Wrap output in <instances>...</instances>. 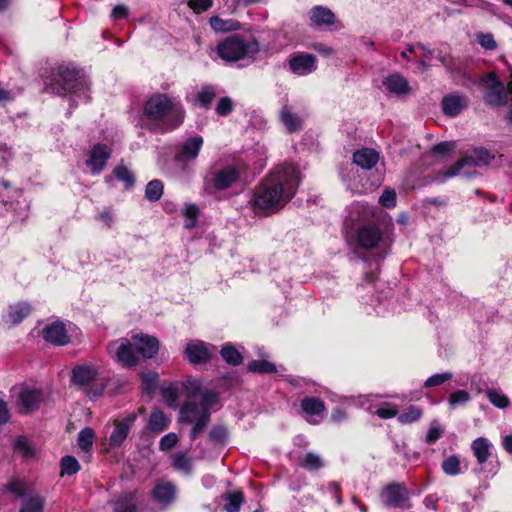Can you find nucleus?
<instances>
[{"mask_svg":"<svg viewBox=\"0 0 512 512\" xmlns=\"http://www.w3.org/2000/svg\"><path fill=\"white\" fill-rule=\"evenodd\" d=\"M300 184V172L291 163L275 167L254 188L252 210L259 216L279 212L295 196Z\"/></svg>","mask_w":512,"mask_h":512,"instance_id":"f257e3e1","label":"nucleus"},{"mask_svg":"<svg viewBox=\"0 0 512 512\" xmlns=\"http://www.w3.org/2000/svg\"><path fill=\"white\" fill-rule=\"evenodd\" d=\"M44 91L60 97L76 95L90 101V82L84 71L73 64H60L44 77Z\"/></svg>","mask_w":512,"mask_h":512,"instance_id":"f03ea898","label":"nucleus"},{"mask_svg":"<svg viewBox=\"0 0 512 512\" xmlns=\"http://www.w3.org/2000/svg\"><path fill=\"white\" fill-rule=\"evenodd\" d=\"M143 115L162 132L178 129L185 120L186 110L180 101H174L167 94L156 92L144 104Z\"/></svg>","mask_w":512,"mask_h":512,"instance_id":"7ed1b4c3","label":"nucleus"},{"mask_svg":"<svg viewBox=\"0 0 512 512\" xmlns=\"http://www.w3.org/2000/svg\"><path fill=\"white\" fill-rule=\"evenodd\" d=\"M71 382L83 389L89 399L95 400L104 393L108 381L97 365L81 363L73 367Z\"/></svg>","mask_w":512,"mask_h":512,"instance_id":"20e7f679","label":"nucleus"},{"mask_svg":"<svg viewBox=\"0 0 512 512\" xmlns=\"http://www.w3.org/2000/svg\"><path fill=\"white\" fill-rule=\"evenodd\" d=\"M356 242L361 249L373 251L375 256L383 259L393 243L390 229H382L376 224L361 226L356 233Z\"/></svg>","mask_w":512,"mask_h":512,"instance_id":"39448f33","label":"nucleus"},{"mask_svg":"<svg viewBox=\"0 0 512 512\" xmlns=\"http://www.w3.org/2000/svg\"><path fill=\"white\" fill-rule=\"evenodd\" d=\"M494 158L488 150L483 148L475 149L473 154L467 155L455 163L453 166L445 169L440 181L455 176L470 177L474 174L476 167L486 166Z\"/></svg>","mask_w":512,"mask_h":512,"instance_id":"423d86ee","label":"nucleus"},{"mask_svg":"<svg viewBox=\"0 0 512 512\" xmlns=\"http://www.w3.org/2000/svg\"><path fill=\"white\" fill-rule=\"evenodd\" d=\"M217 54L223 60L236 62L245 58L249 53L258 51V43L246 42L240 35L233 34L217 45Z\"/></svg>","mask_w":512,"mask_h":512,"instance_id":"0eeeda50","label":"nucleus"},{"mask_svg":"<svg viewBox=\"0 0 512 512\" xmlns=\"http://www.w3.org/2000/svg\"><path fill=\"white\" fill-rule=\"evenodd\" d=\"M9 492L22 499L19 512H43L45 500L34 492L31 484L24 479L14 478L7 485Z\"/></svg>","mask_w":512,"mask_h":512,"instance_id":"6e6552de","label":"nucleus"},{"mask_svg":"<svg viewBox=\"0 0 512 512\" xmlns=\"http://www.w3.org/2000/svg\"><path fill=\"white\" fill-rule=\"evenodd\" d=\"M210 421V412H205L194 401L185 402L179 410L178 422L181 424H192L190 439L193 441L204 431Z\"/></svg>","mask_w":512,"mask_h":512,"instance_id":"1a4fd4ad","label":"nucleus"},{"mask_svg":"<svg viewBox=\"0 0 512 512\" xmlns=\"http://www.w3.org/2000/svg\"><path fill=\"white\" fill-rule=\"evenodd\" d=\"M381 501L386 507L410 509V491L403 483L393 482L388 484L380 494Z\"/></svg>","mask_w":512,"mask_h":512,"instance_id":"9d476101","label":"nucleus"},{"mask_svg":"<svg viewBox=\"0 0 512 512\" xmlns=\"http://www.w3.org/2000/svg\"><path fill=\"white\" fill-rule=\"evenodd\" d=\"M183 389L187 392L189 398L198 399L199 406L205 411L210 412L218 403L219 396L216 392L204 388L200 380L187 379L182 383Z\"/></svg>","mask_w":512,"mask_h":512,"instance_id":"9b49d317","label":"nucleus"},{"mask_svg":"<svg viewBox=\"0 0 512 512\" xmlns=\"http://www.w3.org/2000/svg\"><path fill=\"white\" fill-rule=\"evenodd\" d=\"M480 83L484 87V99L489 105L501 106L505 104L506 90L495 73L485 75L481 78Z\"/></svg>","mask_w":512,"mask_h":512,"instance_id":"f8f14e48","label":"nucleus"},{"mask_svg":"<svg viewBox=\"0 0 512 512\" xmlns=\"http://www.w3.org/2000/svg\"><path fill=\"white\" fill-rule=\"evenodd\" d=\"M108 350L122 366L133 367L138 363V353L133 341L121 339L111 343Z\"/></svg>","mask_w":512,"mask_h":512,"instance_id":"ddd939ff","label":"nucleus"},{"mask_svg":"<svg viewBox=\"0 0 512 512\" xmlns=\"http://www.w3.org/2000/svg\"><path fill=\"white\" fill-rule=\"evenodd\" d=\"M137 417V413L131 412L122 419L114 421V428L109 437V446L111 448H118L124 443Z\"/></svg>","mask_w":512,"mask_h":512,"instance_id":"4468645a","label":"nucleus"},{"mask_svg":"<svg viewBox=\"0 0 512 512\" xmlns=\"http://www.w3.org/2000/svg\"><path fill=\"white\" fill-rule=\"evenodd\" d=\"M204 139L201 135L187 138L178 145L174 159L178 163L186 164L195 160L203 146Z\"/></svg>","mask_w":512,"mask_h":512,"instance_id":"2eb2a0df","label":"nucleus"},{"mask_svg":"<svg viewBox=\"0 0 512 512\" xmlns=\"http://www.w3.org/2000/svg\"><path fill=\"white\" fill-rule=\"evenodd\" d=\"M40 334L47 343L54 346H64L70 342L66 324L61 320L46 324Z\"/></svg>","mask_w":512,"mask_h":512,"instance_id":"dca6fc26","label":"nucleus"},{"mask_svg":"<svg viewBox=\"0 0 512 512\" xmlns=\"http://www.w3.org/2000/svg\"><path fill=\"white\" fill-rule=\"evenodd\" d=\"M112 150L104 143H96L92 146L86 165L91 169L92 174L98 175L107 165L111 158Z\"/></svg>","mask_w":512,"mask_h":512,"instance_id":"f3484780","label":"nucleus"},{"mask_svg":"<svg viewBox=\"0 0 512 512\" xmlns=\"http://www.w3.org/2000/svg\"><path fill=\"white\" fill-rule=\"evenodd\" d=\"M215 347L200 340L189 341L184 349L185 356L192 364H201L211 359Z\"/></svg>","mask_w":512,"mask_h":512,"instance_id":"a211bd4d","label":"nucleus"},{"mask_svg":"<svg viewBox=\"0 0 512 512\" xmlns=\"http://www.w3.org/2000/svg\"><path fill=\"white\" fill-rule=\"evenodd\" d=\"M289 67L294 74L307 75L317 69V58L309 53H300L289 59Z\"/></svg>","mask_w":512,"mask_h":512,"instance_id":"6ab92c4d","label":"nucleus"},{"mask_svg":"<svg viewBox=\"0 0 512 512\" xmlns=\"http://www.w3.org/2000/svg\"><path fill=\"white\" fill-rule=\"evenodd\" d=\"M138 355L145 359L153 358L159 350V341L156 337L147 334H136L132 337Z\"/></svg>","mask_w":512,"mask_h":512,"instance_id":"aec40b11","label":"nucleus"},{"mask_svg":"<svg viewBox=\"0 0 512 512\" xmlns=\"http://www.w3.org/2000/svg\"><path fill=\"white\" fill-rule=\"evenodd\" d=\"M239 169L234 165H228L214 174L213 186L217 190H226L238 181Z\"/></svg>","mask_w":512,"mask_h":512,"instance_id":"412c9836","label":"nucleus"},{"mask_svg":"<svg viewBox=\"0 0 512 512\" xmlns=\"http://www.w3.org/2000/svg\"><path fill=\"white\" fill-rule=\"evenodd\" d=\"M41 401L42 393L40 390L25 387L19 393L18 403L23 413H29L38 409Z\"/></svg>","mask_w":512,"mask_h":512,"instance_id":"4be33fe9","label":"nucleus"},{"mask_svg":"<svg viewBox=\"0 0 512 512\" xmlns=\"http://www.w3.org/2000/svg\"><path fill=\"white\" fill-rule=\"evenodd\" d=\"M383 85L389 93L396 96H405L411 90L408 81L398 73L387 76L383 81Z\"/></svg>","mask_w":512,"mask_h":512,"instance_id":"5701e85b","label":"nucleus"},{"mask_svg":"<svg viewBox=\"0 0 512 512\" xmlns=\"http://www.w3.org/2000/svg\"><path fill=\"white\" fill-rule=\"evenodd\" d=\"M492 449V443L485 437H478L471 443V451L481 466L492 457Z\"/></svg>","mask_w":512,"mask_h":512,"instance_id":"b1692460","label":"nucleus"},{"mask_svg":"<svg viewBox=\"0 0 512 512\" xmlns=\"http://www.w3.org/2000/svg\"><path fill=\"white\" fill-rule=\"evenodd\" d=\"M379 153L372 148H362L353 153V162L362 169L370 170L379 161Z\"/></svg>","mask_w":512,"mask_h":512,"instance_id":"393cba45","label":"nucleus"},{"mask_svg":"<svg viewBox=\"0 0 512 512\" xmlns=\"http://www.w3.org/2000/svg\"><path fill=\"white\" fill-rule=\"evenodd\" d=\"M279 121L285 126L288 133L292 134L302 129L303 121L293 113L288 105H284L279 112Z\"/></svg>","mask_w":512,"mask_h":512,"instance_id":"a878e982","label":"nucleus"},{"mask_svg":"<svg viewBox=\"0 0 512 512\" xmlns=\"http://www.w3.org/2000/svg\"><path fill=\"white\" fill-rule=\"evenodd\" d=\"M170 418L159 408L152 410L148 422V429L154 434H160L169 428Z\"/></svg>","mask_w":512,"mask_h":512,"instance_id":"bb28decb","label":"nucleus"},{"mask_svg":"<svg viewBox=\"0 0 512 512\" xmlns=\"http://www.w3.org/2000/svg\"><path fill=\"white\" fill-rule=\"evenodd\" d=\"M154 499L161 505H168L175 500V486L167 481L158 482L153 489Z\"/></svg>","mask_w":512,"mask_h":512,"instance_id":"cd10ccee","label":"nucleus"},{"mask_svg":"<svg viewBox=\"0 0 512 512\" xmlns=\"http://www.w3.org/2000/svg\"><path fill=\"white\" fill-rule=\"evenodd\" d=\"M466 106V99L460 95L450 94L445 96L442 100V110L444 114L451 117L457 116Z\"/></svg>","mask_w":512,"mask_h":512,"instance_id":"c85d7f7f","label":"nucleus"},{"mask_svg":"<svg viewBox=\"0 0 512 512\" xmlns=\"http://www.w3.org/2000/svg\"><path fill=\"white\" fill-rule=\"evenodd\" d=\"M32 309L31 304L25 301L10 304L7 309V320L12 324H19L31 314Z\"/></svg>","mask_w":512,"mask_h":512,"instance_id":"c756f323","label":"nucleus"},{"mask_svg":"<svg viewBox=\"0 0 512 512\" xmlns=\"http://www.w3.org/2000/svg\"><path fill=\"white\" fill-rule=\"evenodd\" d=\"M301 412L309 422H317L314 418L320 414V400L315 397H305L301 401Z\"/></svg>","mask_w":512,"mask_h":512,"instance_id":"7c9ffc66","label":"nucleus"},{"mask_svg":"<svg viewBox=\"0 0 512 512\" xmlns=\"http://www.w3.org/2000/svg\"><path fill=\"white\" fill-rule=\"evenodd\" d=\"M112 175L120 182L124 183L125 190H131L135 186V175L128 169L127 166L119 164L112 170Z\"/></svg>","mask_w":512,"mask_h":512,"instance_id":"2f4dec72","label":"nucleus"},{"mask_svg":"<svg viewBox=\"0 0 512 512\" xmlns=\"http://www.w3.org/2000/svg\"><path fill=\"white\" fill-rule=\"evenodd\" d=\"M220 354L224 361L232 366H238L243 361L242 352L231 343L224 344L220 350Z\"/></svg>","mask_w":512,"mask_h":512,"instance_id":"473e14b6","label":"nucleus"},{"mask_svg":"<svg viewBox=\"0 0 512 512\" xmlns=\"http://www.w3.org/2000/svg\"><path fill=\"white\" fill-rule=\"evenodd\" d=\"M210 26L216 32L236 31L240 29V23L234 20H224L215 15L209 19Z\"/></svg>","mask_w":512,"mask_h":512,"instance_id":"72a5a7b5","label":"nucleus"},{"mask_svg":"<svg viewBox=\"0 0 512 512\" xmlns=\"http://www.w3.org/2000/svg\"><path fill=\"white\" fill-rule=\"evenodd\" d=\"M248 370L260 374L278 373L277 366L265 359L253 360L248 364Z\"/></svg>","mask_w":512,"mask_h":512,"instance_id":"f704fd0d","label":"nucleus"},{"mask_svg":"<svg viewBox=\"0 0 512 512\" xmlns=\"http://www.w3.org/2000/svg\"><path fill=\"white\" fill-rule=\"evenodd\" d=\"M216 97V91L211 85L202 86L201 90L196 94V102L204 109H209Z\"/></svg>","mask_w":512,"mask_h":512,"instance_id":"c9c22d12","label":"nucleus"},{"mask_svg":"<svg viewBox=\"0 0 512 512\" xmlns=\"http://www.w3.org/2000/svg\"><path fill=\"white\" fill-rule=\"evenodd\" d=\"M343 28V24L339 21L334 13L327 8L322 7V30L336 31Z\"/></svg>","mask_w":512,"mask_h":512,"instance_id":"e433bc0d","label":"nucleus"},{"mask_svg":"<svg viewBox=\"0 0 512 512\" xmlns=\"http://www.w3.org/2000/svg\"><path fill=\"white\" fill-rule=\"evenodd\" d=\"M164 185L161 180L154 179L148 182L145 188V198L150 202L158 201L163 195Z\"/></svg>","mask_w":512,"mask_h":512,"instance_id":"4c0bfd02","label":"nucleus"},{"mask_svg":"<svg viewBox=\"0 0 512 512\" xmlns=\"http://www.w3.org/2000/svg\"><path fill=\"white\" fill-rule=\"evenodd\" d=\"M442 470L448 476H456L461 473V461L457 455H450L442 462Z\"/></svg>","mask_w":512,"mask_h":512,"instance_id":"58836bf2","label":"nucleus"},{"mask_svg":"<svg viewBox=\"0 0 512 512\" xmlns=\"http://www.w3.org/2000/svg\"><path fill=\"white\" fill-rule=\"evenodd\" d=\"M200 210L194 203L185 206L183 215L185 216L184 228L192 229L197 225Z\"/></svg>","mask_w":512,"mask_h":512,"instance_id":"ea45409f","label":"nucleus"},{"mask_svg":"<svg viewBox=\"0 0 512 512\" xmlns=\"http://www.w3.org/2000/svg\"><path fill=\"white\" fill-rule=\"evenodd\" d=\"M225 506L224 509L226 512H239L240 506L244 500L243 494L241 492H230L225 496Z\"/></svg>","mask_w":512,"mask_h":512,"instance_id":"a19ab883","label":"nucleus"},{"mask_svg":"<svg viewBox=\"0 0 512 512\" xmlns=\"http://www.w3.org/2000/svg\"><path fill=\"white\" fill-rule=\"evenodd\" d=\"M486 395H487L490 403L499 409H505L510 405L509 398L505 394H503L497 390L488 389L486 391Z\"/></svg>","mask_w":512,"mask_h":512,"instance_id":"79ce46f5","label":"nucleus"},{"mask_svg":"<svg viewBox=\"0 0 512 512\" xmlns=\"http://www.w3.org/2000/svg\"><path fill=\"white\" fill-rule=\"evenodd\" d=\"M179 387L175 384L162 389V396L169 407L176 408L179 401Z\"/></svg>","mask_w":512,"mask_h":512,"instance_id":"37998d69","label":"nucleus"},{"mask_svg":"<svg viewBox=\"0 0 512 512\" xmlns=\"http://www.w3.org/2000/svg\"><path fill=\"white\" fill-rule=\"evenodd\" d=\"M172 462L175 469L185 474H189L192 470L191 459L183 453L173 455Z\"/></svg>","mask_w":512,"mask_h":512,"instance_id":"c03bdc74","label":"nucleus"},{"mask_svg":"<svg viewBox=\"0 0 512 512\" xmlns=\"http://www.w3.org/2000/svg\"><path fill=\"white\" fill-rule=\"evenodd\" d=\"M94 441V431L91 428H84L78 434V445L83 451H89Z\"/></svg>","mask_w":512,"mask_h":512,"instance_id":"a18cd8bd","label":"nucleus"},{"mask_svg":"<svg viewBox=\"0 0 512 512\" xmlns=\"http://www.w3.org/2000/svg\"><path fill=\"white\" fill-rule=\"evenodd\" d=\"M80 469L78 460L73 456H65L61 460V472L64 475H74Z\"/></svg>","mask_w":512,"mask_h":512,"instance_id":"49530a36","label":"nucleus"},{"mask_svg":"<svg viewBox=\"0 0 512 512\" xmlns=\"http://www.w3.org/2000/svg\"><path fill=\"white\" fill-rule=\"evenodd\" d=\"M422 411L416 406L408 407L402 414L398 416V421L403 424H409L420 419Z\"/></svg>","mask_w":512,"mask_h":512,"instance_id":"de8ad7c7","label":"nucleus"},{"mask_svg":"<svg viewBox=\"0 0 512 512\" xmlns=\"http://www.w3.org/2000/svg\"><path fill=\"white\" fill-rule=\"evenodd\" d=\"M452 378L453 374L451 372L437 373L426 379V381L424 382V387L431 388L440 386L443 383L451 380Z\"/></svg>","mask_w":512,"mask_h":512,"instance_id":"09e8293b","label":"nucleus"},{"mask_svg":"<svg viewBox=\"0 0 512 512\" xmlns=\"http://www.w3.org/2000/svg\"><path fill=\"white\" fill-rule=\"evenodd\" d=\"M214 5V0H188L187 6L193 11L195 14H202L209 9H211Z\"/></svg>","mask_w":512,"mask_h":512,"instance_id":"8fccbe9b","label":"nucleus"},{"mask_svg":"<svg viewBox=\"0 0 512 512\" xmlns=\"http://www.w3.org/2000/svg\"><path fill=\"white\" fill-rule=\"evenodd\" d=\"M234 110V103L232 99L228 96L222 97L219 99L218 104L216 106V114L221 117H226L232 113Z\"/></svg>","mask_w":512,"mask_h":512,"instance_id":"3c124183","label":"nucleus"},{"mask_svg":"<svg viewBox=\"0 0 512 512\" xmlns=\"http://www.w3.org/2000/svg\"><path fill=\"white\" fill-rule=\"evenodd\" d=\"M471 399L470 394L466 390H457L450 394L448 403L451 407L466 404Z\"/></svg>","mask_w":512,"mask_h":512,"instance_id":"603ef678","label":"nucleus"},{"mask_svg":"<svg viewBox=\"0 0 512 512\" xmlns=\"http://www.w3.org/2000/svg\"><path fill=\"white\" fill-rule=\"evenodd\" d=\"M228 437V430L225 426H214L209 432V438L216 443H224Z\"/></svg>","mask_w":512,"mask_h":512,"instance_id":"864d4df0","label":"nucleus"},{"mask_svg":"<svg viewBox=\"0 0 512 512\" xmlns=\"http://www.w3.org/2000/svg\"><path fill=\"white\" fill-rule=\"evenodd\" d=\"M456 144L453 141H444L434 145L429 151L430 154H437L441 156L448 155L451 151L454 150Z\"/></svg>","mask_w":512,"mask_h":512,"instance_id":"5fc2aeb1","label":"nucleus"},{"mask_svg":"<svg viewBox=\"0 0 512 512\" xmlns=\"http://www.w3.org/2000/svg\"><path fill=\"white\" fill-rule=\"evenodd\" d=\"M379 203L388 209L396 206V192L393 189H385L379 198Z\"/></svg>","mask_w":512,"mask_h":512,"instance_id":"6e6d98bb","label":"nucleus"},{"mask_svg":"<svg viewBox=\"0 0 512 512\" xmlns=\"http://www.w3.org/2000/svg\"><path fill=\"white\" fill-rule=\"evenodd\" d=\"M178 440L177 434L170 432L160 439L159 449L161 451H168L177 444Z\"/></svg>","mask_w":512,"mask_h":512,"instance_id":"4d7b16f0","label":"nucleus"},{"mask_svg":"<svg viewBox=\"0 0 512 512\" xmlns=\"http://www.w3.org/2000/svg\"><path fill=\"white\" fill-rule=\"evenodd\" d=\"M141 380H142V384L145 387V390L147 392H151L156 387V384L158 381V374L156 372L142 373Z\"/></svg>","mask_w":512,"mask_h":512,"instance_id":"13d9d810","label":"nucleus"},{"mask_svg":"<svg viewBox=\"0 0 512 512\" xmlns=\"http://www.w3.org/2000/svg\"><path fill=\"white\" fill-rule=\"evenodd\" d=\"M397 408L395 405L385 403L376 410V415L382 419H390L397 415Z\"/></svg>","mask_w":512,"mask_h":512,"instance_id":"bf43d9fd","label":"nucleus"},{"mask_svg":"<svg viewBox=\"0 0 512 512\" xmlns=\"http://www.w3.org/2000/svg\"><path fill=\"white\" fill-rule=\"evenodd\" d=\"M301 465L308 470H317L320 466V458L316 454L307 453L302 458Z\"/></svg>","mask_w":512,"mask_h":512,"instance_id":"052dcab7","label":"nucleus"},{"mask_svg":"<svg viewBox=\"0 0 512 512\" xmlns=\"http://www.w3.org/2000/svg\"><path fill=\"white\" fill-rule=\"evenodd\" d=\"M15 449L20 452L24 457H31L34 450L31 444L25 438H18L15 442Z\"/></svg>","mask_w":512,"mask_h":512,"instance_id":"680f3d73","label":"nucleus"},{"mask_svg":"<svg viewBox=\"0 0 512 512\" xmlns=\"http://www.w3.org/2000/svg\"><path fill=\"white\" fill-rule=\"evenodd\" d=\"M478 42L486 50H494L497 47L496 41L491 34H479Z\"/></svg>","mask_w":512,"mask_h":512,"instance_id":"e2e57ef3","label":"nucleus"},{"mask_svg":"<svg viewBox=\"0 0 512 512\" xmlns=\"http://www.w3.org/2000/svg\"><path fill=\"white\" fill-rule=\"evenodd\" d=\"M129 15V9L125 5H116L111 12V18L114 21L126 19Z\"/></svg>","mask_w":512,"mask_h":512,"instance_id":"0e129e2a","label":"nucleus"},{"mask_svg":"<svg viewBox=\"0 0 512 512\" xmlns=\"http://www.w3.org/2000/svg\"><path fill=\"white\" fill-rule=\"evenodd\" d=\"M327 492L335 497L338 505L342 504V498L340 496V486L337 482H330L327 488Z\"/></svg>","mask_w":512,"mask_h":512,"instance_id":"69168bd1","label":"nucleus"},{"mask_svg":"<svg viewBox=\"0 0 512 512\" xmlns=\"http://www.w3.org/2000/svg\"><path fill=\"white\" fill-rule=\"evenodd\" d=\"M99 220L104 222L107 227H109V228L111 227L112 222H113V215H112V210L110 207L104 208L99 213Z\"/></svg>","mask_w":512,"mask_h":512,"instance_id":"338daca9","label":"nucleus"},{"mask_svg":"<svg viewBox=\"0 0 512 512\" xmlns=\"http://www.w3.org/2000/svg\"><path fill=\"white\" fill-rule=\"evenodd\" d=\"M442 435L441 429L437 427H432L428 430L426 435V442L432 444L436 442Z\"/></svg>","mask_w":512,"mask_h":512,"instance_id":"774afa93","label":"nucleus"}]
</instances>
